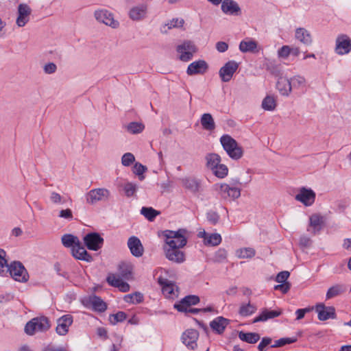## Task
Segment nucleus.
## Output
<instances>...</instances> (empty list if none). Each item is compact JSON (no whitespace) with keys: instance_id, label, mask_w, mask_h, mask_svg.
<instances>
[{"instance_id":"1","label":"nucleus","mask_w":351,"mask_h":351,"mask_svg":"<svg viewBox=\"0 0 351 351\" xmlns=\"http://www.w3.org/2000/svg\"><path fill=\"white\" fill-rule=\"evenodd\" d=\"M186 230L179 229L177 231L167 230L163 232L165 238L166 246L175 245V247L182 248L186 245L187 239L185 237Z\"/></svg>"},{"instance_id":"2","label":"nucleus","mask_w":351,"mask_h":351,"mask_svg":"<svg viewBox=\"0 0 351 351\" xmlns=\"http://www.w3.org/2000/svg\"><path fill=\"white\" fill-rule=\"evenodd\" d=\"M220 143L228 155L234 160H238L243 156L242 148L230 135L224 134L220 138Z\"/></svg>"},{"instance_id":"3","label":"nucleus","mask_w":351,"mask_h":351,"mask_svg":"<svg viewBox=\"0 0 351 351\" xmlns=\"http://www.w3.org/2000/svg\"><path fill=\"white\" fill-rule=\"evenodd\" d=\"M50 328L49 321L46 317H36L29 321L25 326V332L29 335L36 332H43Z\"/></svg>"},{"instance_id":"4","label":"nucleus","mask_w":351,"mask_h":351,"mask_svg":"<svg viewBox=\"0 0 351 351\" xmlns=\"http://www.w3.org/2000/svg\"><path fill=\"white\" fill-rule=\"evenodd\" d=\"M177 52L180 54L179 59L183 62L191 60L197 49L194 43L191 40H185L176 47Z\"/></svg>"},{"instance_id":"5","label":"nucleus","mask_w":351,"mask_h":351,"mask_svg":"<svg viewBox=\"0 0 351 351\" xmlns=\"http://www.w3.org/2000/svg\"><path fill=\"white\" fill-rule=\"evenodd\" d=\"M6 271H9L10 275L16 281L25 282L28 280V273L24 266L20 262H14L12 263L10 266H8Z\"/></svg>"},{"instance_id":"6","label":"nucleus","mask_w":351,"mask_h":351,"mask_svg":"<svg viewBox=\"0 0 351 351\" xmlns=\"http://www.w3.org/2000/svg\"><path fill=\"white\" fill-rule=\"evenodd\" d=\"M110 195L109 190L105 188H98L90 190L86 195V201L88 204H95L97 202L107 201Z\"/></svg>"},{"instance_id":"7","label":"nucleus","mask_w":351,"mask_h":351,"mask_svg":"<svg viewBox=\"0 0 351 351\" xmlns=\"http://www.w3.org/2000/svg\"><path fill=\"white\" fill-rule=\"evenodd\" d=\"M96 20L112 28H117L119 25L118 21L114 19V15L110 11L101 9L96 10L94 13Z\"/></svg>"},{"instance_id":"8","label":"nucleus","mask_w":351,"mask_h":351,"mask_svg":"<svg viewBox=\"0 0 351 351\" xmlns=\"http://www.w3.org/2000/svg\"><path fill=\"white\" fill-rule=\"evenodd\" d=\"M180 249L175 247V245H164L163 247L165 257L169 261L178 264L182 263L185 261V254Z\"/></svg>"},{"instance_id":"9","label":"nucleus","mask_w":351,"mask_h":351,"mask_svg":"<svg viewBox=\"0 0 351 351\" xmlns=\"http://www.w3.org/2000/svg\"><path fill=\"white\" fill-rule=\"evenodd\" d=\"M315 310L317 313L318 319L320 321L336 318L335 308L332 306H326L323 303H318L315 305Z\"/></svg>"},{"instance_id":"10","label":"nucleus","mask_w":351,"mask_h":351,"mask_svg":"<svg viewBox=\"0 0 351 351\" xmlns=\"http://www.w3.org/2000/svg\"><path fill=\"white\" fill-rule=\"evenodd\" d=\"M84 242L88 250L97 251L104 243V239L97 232H90L84 237Z\"/></svg>"},{"instance_id":"11","label":"nucleus","mask_w":351,"mask_h":351,"mask_svg":"<svg viewBox=\"0 0 351 351\" xmlns=\"http://www.w3.org/2000/svg\"><path fill=\"white\" fill-rule=\"evenodd\" d=\"M219 194L223 199L234 200L241 195V189L228 184H221L219 186Z\"/></svg>"},{"instance_id":"12","label":"nucleus","mask_w":351,"mask_h":351,"mask_svg":"<svg viewBox=\"0 0 351 351\" xmlns=\"http://www.w3.org/2000/svg\"><path fill=\"white\" fill-rule=\"evenodd\" d=\"M315 193L311 189L302 187L299 189L295 199L304 206H310L315 202Z\"/></svg>"},{"instance_id":"13","label":"nucleus","mask_w":351,"mask_h":351,"mask_svg":"<svg viewBox=\"0 0 351 351\" xmlns=\"http://www.w3.org/2000/svg\"><path fill=\"white\" fill-rule=\"evenodd\" d=\"M238 67V63L234 60L226 62L219 71L221 81L223 82H229L232 79L234 73L237 71Z\"/></svg>"},{"instance_id":"14","label":"nucleus","mask_w":351,"mask_h":351,"mask_svg":"<svg viewBox=\"0 0 351 351\" xmlns=\"http://www.w3.org/2000/svg\"><path fill=\"white\" fill-rule=\"evenodd\" d=\"M350 51L351 39L346 34L339 35L336 39L335 52L339 55H345Z\"/></svg>"},{"instance_id":"15","label":"nucleus","mask_w":351,"mask_h":351,"mask_svg":"<svg viewBox=\"0 0 351 351\" xmlns=\"http://www.w3.org/2000/svg\"><path fill=\"white\" fill-rule=\"evenodd\" d=\"M73 322V317L69 315H64L57 319V326L56 328V332L61 336L66 335L68 332L69 327Z\"/></svg>"},{"instance_id":"16","label":"nucleus","mask_w":351,"mask_h":351,"mask_svg":"<svg viewBox=\"0 0 351 351\" xmlns=\"http://www.w3.org/2000/svg\"><path fill=\"white\" fill-rule=\"evenodd\" d=\"M199 332L195 329H188L182 335V343L189 348L194 350L197 344Z\"/></svg>"},{"instance_id":"17","label":"nucleus","mask_w":351,"mask_h":351,"mask_svg":"<svg viewBox=\"0 0 351 351\" xmlns=\"http://www.w3.org/2000/svg\"><path fill=\"white\" fill-rule=\"evenodd\" d=\"M32 10L29 5L25 3H21L18 6V16L16 21V25L21 27H24L29 21V16Z\"/></svg>"},{"instance_id":"18","label":"nucleus","mask_w":351,"mask_h":351,"mask_svg":"<svg viewBox=\"0 0 351 351\" xmlns=\"http://www.w3.org/2000/svg\"><path fill=\"white\" fill-rule=\"evenodd\" d=\"M128 247L131 254L135 257H141L144 252V247L141 240L135 236L130 237L128 240Z\"/></svg>"},{"instance_id":"19","label":"nucleus","mask_w":351,"mask_h":351,"mask_svg":"<svg viewBox=\"0 0 351 351\" xmlns=\"http://www.w3.org/2000/svg\"><path fill=\"white\" fill-rule=\"evenodd\" d=\"M208 66L206 61L199 60L191 63L186 69L189 75L204 74L208 69Z\"/></svg>"},{"instance_id":"20","label":"nucleus","mask_w":351,"mask_h":351,"mask_svg":"<svg viewBox=\"0 0 351 351\" xmlns=\"http://www.w3.org/2000/svg\"><path fill=\"white\" fill-rule=\"evenodd\" d=\"M221 10L228 15L239 16L241 14V8L234 0L221 1Z\"/></svg>"},{"instance_id":"21","label":"nucleus","mask_w":351,"mask_h":351,"mask_svg":"<svg viewBox=\"0 0 351 351\" xmlns=\"http://www.w3.org/2000/svg\"><path fill=\"white\" fill-rule=\"evenodd\" d=\"M199 302V298L195 295H189L184 297L179 303L174 304V308L180 312L187 311V308L191 305H195Z\"/></svg>"},{"instance_id":"22","label":"nucleus","mask_w":351,"mask_h":351,"mask_svg":"<svg viewBox=\"0 0 351 351\" xmlns=\"http://www.w3.org/2000/svg\"><path fill=\"white\" fill-rule=\"evenodd\" d=\"M324 226L323 217L318 215L314 214L310 217L309 226L307 228L308 232H311L313 235L318 234L322 229Z\"/></svg>"},{"instance_id":"23","label":"nucleus","mask_w":351,"mask_h":351,"mask_svg":"<svg viewBox=\"0 0 351 351\" xmlns=\"http://www.w3.org/2000/svg\"><path fill=\"white\" fill-rule=\"evenodd\" d=\"M182 185L193 194L202 191L201 181L193 177L185 178L182 180Z\"/></svg>"},{"instance_id":"24","label":"nucleus","mask_w":351,"mask_h":351,"mask_svg":"<svg viewBox=\"0 0 351 351\" xmlns=\"http://www.w3.org/2000/svg\"><path fill=\"white\" fill-rule=\"evenodd\" d=\"M147 5L141 4L132 8L129 12V16L133 21H141L147 16Z\"/></svg>"},{"instance_id":"25","label":"nucleus","mask_w":351,"mask_h":351,"mask_svg":"<svg viewBox=\"0 0 351 351\" xmlns=\"http://www.w3.org/2000/svg\"><path fill=\"white\" fill-rule=\"evenodd\" d=\"M158 281L162 286V291L165 297L173 298L174 296L177 295L176 292H178V290L176 289L175 291V285L169 282L167 279L162 277L158 278Z\"/></svg>"},{"instance_id":"26","label":"nucleus","mask_w":351,"mask_h":351,"mask_svg":"<svg viewBox=\"0 0 351 351\" xmlns=\"http://www.w3.org/2000/svg\"><path fill=\"white\" fill-rule=\"evenodd\" d=\"M230 324V320L223 317H217L210 323V326L213 331L217 334H222L227 326Z\"/></svg>"},{"instance_id":"27","label":"nucleus","mask_w":351,"mask_h":351,"mask_svg":"<svg viewBox=\"0 0 351 351\" xmlns=\"http://www.w3.org/2000/svg\"><path fill=\"white\" fill-rule=\"evenodd\" d=\"M71 252L72 255L76 259L84 261L86 262H91L93 261L92 256L87 252L84 247L82 245L81 243L80 245L74 246V247L71 249Z\"/></svg>"},{"instance_id":"28","label":"nucleus","mask_w":351,"mask_h":351,"mask_svg":"<svg viewBox=\"0 0 351 351\" xmlns=\"http://www.w3.org/2000/svg\"><path fill=\"white\" fill-rule=\"evenodd\" d=\"M282 314V310H268L265 308L261 313L255 317L253 320V323H256L258 322H265L269 319H272L274 317H277Z\"/></svg>"},{"instance_id":"29","label":"nucleus","mask_w":351,"mask_h":351,"mask_svg":"<svg viewBox=\"0 0 351 351\" xmlns=\"http://www.w3.org/2000/svg\"><path fill=\"white\" fill-rule=\"evenodd\" d=\"M295 38L305 45H310L312 43L311 34L304 28L300 27L295 30Z\"/></svg>"},{"instance_id":"30","label":"nucleus","mask_w":351,"mask_h":351,"mask_svg":"<svg viewBox=\"0 0 351 351\" xmlns=\"http://www.w3.org/2000/svg\"><path fill=\"white\" fill-rule=\"evenodd\" d=\"M289 79L280 77L276 83V88L283 96H289L291 92Z\"/></svg>"},{"instance_id":"31","label":"nucleus","mask_w":351,"mask_h":351,"mask_svg":"<svg viewBox=\"0 0 351 351\" xmlns=\"http://www.w3.org/2000/svg\"><path fill=\"white\" fill-rule=\"evenodd\" d=\"M88 302L95 311L104 312L107 308L106 302L100 297L95 295L90 296Z\"/></svg>"},{"instance_id":"32","label":"nucleus","mask_w":351,"mask_h":351,"mask_svg":"<svg viewBox=\"0 0 351 351\" xmlns=\"http://www.w3.org/2000/svg\"><path fill=\"white\" fill-rule=\"evenodd\" d=\"M346 290V287L342 284H336L330 287L326 294V300H330L335 297L339 296L343 293Z\"/></svg>"},{"instance_id":"33","label":"nucleus","mask_w":351,"mask_h":351,"mask_svg":"<svg viewBox=\"0 0 351 351\" xmlns=\"http://www.w3.org/2000/svg\"><path fill=\"white\" fill-rule=\"evenodd\" d=\"M200 122L202 128L206 130L212 131L215 128L214 119L210 113L203 114L202 115Z\"/></svg>"},{"instance_id":"34","label":"nucleus","mask_w":351,"mask_h":351,"mask_svg":"<svg viewBox=\"0 0 351 351\" xmlns=\"http://www.w3.org/2000/svg\"><path fill=\"white\" fill-rule=\"evenodd\" d=\"M62 245L66 247L73 248L81 243L77 237L71 234H65L61 238Z\"/></svg>"},{"instance_id":"35","label":"nucleus","mask_w":351,"mask_h":351,"mask_svg":"<svg viewBox=\"0 0 351 351\" xmlns=\"http://www.w3.org/2000/svg\"><path fill=\"white\" fill-rule=\"evenodd\" d=\"M291 83V90L292 89H302L306 86V80L304 77L302 75H294L289 79Z\"/></svg>"},{"instance_id":"36","label":"nucleus","mask_w":351,"mask_h":351,"mask_svg":"<svg viewBox=\"0 0 351 351\" xmlns=\"http://www.w3.org/2000/svg\"><path fill=\"white\" fill-rule=\"evenodd\" d=\"M119 271L121 276L126 279L132 278L133 265L130 263H122L119 266Z\"/></svg>"},{"instance_id":"37","label":"nucleus","mask_w":351,"mask_h":351,"mask_svg":"<svg viewBox=\"0 0 351 351\" xmlns=\"http://www.w3.org/2000/svg\"><path fill=\"white\" fill-rule=\"evenodd\" d=\"M239 339L248 343H255L260 339L259 334L256 332H244L243 331L239 333Z\"/></svg>"},{"instance_id":"38","label":"nucleus","mask_w":351,"mask_h":351,"mask_svg":"<svg viewBox=\"0 0 351 351\" xmlns=\"http://www.w3.org/2000/svg\"><path fill=\"white\" fill-rule=\"evenodd\" d=\"M206 166L211 170L214 169L221 162V157L217 154L211 153L206 156Z\"/></svg>"},{"instance_id":"39","label":"nucleus","mask_w":351,"mask_h":351,"mask_svg":"<svg viewBox=\"0 0 351 351\" xmlns=\"http://www.w3.org/2000/svg\"><path fill=\"white\" fill-rule=\"evenodd\" d=\"M257 48V43L252 40H242L239 44V49L243 53L253 52Z\"/></svg>"},{"instance_id":"40","label":"nucleus","mask_w":351,"mask_h":351,"mask_svg":"<svg viewBox=\"0 0 351 351\" xmlns=\"http://www.w3.org/2000/svg\"><path fill=\"white\" fill-rule=\"evenodd\" d=\"M256 251L252 247L240 248L237 250L236 255L239 258H250L255 256Z\"/></svg>"},{"instance_id":"41","label":"nucleus","mask_w":351,"mask_h":351,"mask_svg":"<svg viewBox=\"0 0 351 351\" xmlns=\"http://www.w3.org/2000/svg\"><path fill=\"white\" fill-rule=\"evenodd\" d=\"M256 311V307L251 303L242 304L240 306L239 313L241 316L246 317L254 313Z\"/></svg>"},{"instance_id":"42","label":"nucleus","mask_w":351,"mask_h":351,"mask_svg":"<svg viewBox=\"0 0 351 351\" xmlns=\"http://www.w3.org/2000/svg\"><path fill=\"white\" fill-rule=\"evenodd\" d=\"M141 214L149 221H152L157 215H160V212L152 207H143L141 210Z\"/></svg>"},{"instance_id":"43","label":"nucleus","mask_w":351,"mask_h":351,"mask_svg":"<svg viewBox=\"0 0 351 351\" xmlns=\"http://www.w3.org/2000/svg\"><path fill=\"white\" fill-rule=\"evenodd\" d=\"M276 106V99L273 96H266L262 102V108L265 110H273Z\"/></svg>"},{"instance_id":"44","label":"nucleus","mask_w":351,"mask_h":351,"mask_svg":"<svg viewBox=\"0 0 351 351\" xmlns=\"http://www.w3.org/2000/svg\"><path fill=\"white\" fill-rule=\"evenodd\" d=\"M144 128V125L138 122H131L126 126L128 132L133 134L141 133Z\"/></svg>"},{"instance_id":"45","label":"nucleus","mask_w":351,"mask_h":351,"mask_svg":"<svg viewBox=\"0 0 351 351\" xmlns=\"http://www.w3.org/2000/svg\"><path fill=\"white\" fill-rule=\"evenodd\" d=\"M138 185L134 182H128L123 186V190L126 197H130L135 195L138 190Z\"/></svg>"},{"instance_id":"46","label":"nucleus","mask_w":351,"mask_h":351,"mask_svg":"<svg viewBox=\"0 0 351 351\" xmlns=\"http://www.w3.org/2000/svg\"><path fill=\"white\" fill-rule=\"evenodd\" d=\"M184 21L182 19H173L170 21L169 23L165 24L163 27L164 29H162V32L167 33V29H170L174 27H182Z\"/></svg>"},{"instance_id":"47","label":"nucleus","mask_w":351,"mask_h":351,"mask_svg":"<svg viewBox=\"0 0 351 351\" xmlns=\"http://www.w3.org/2000/svg\"><path fill=\"white\" fill-rule=\"evenodd\" d=\"M143 295L138 292H136L132 294H128L124 297L125 302L128 303L139 304L143 301Z\"/></svg>"},{"instance_id":"48","label":"nucleus","mask_w":351,"mask_h":351,"mask_svg":"<svg viewBox=\"0 0 351 351\" xmlns=\"http://www.w3.org/2000/svg\"><path fill=\"white\" fill-rule=\"evenodd\" d=\"M127 318V315L123 311H119L115 314L110 315L109 321L112 325H116L119 322H123Z\"/></svg>"},{"instance_id":"49","label":"nucleus","mask_w":351,"mask_h":351,"mask_svg":"<svg viewBox=\"0 0 351 351\" xmlns=\"http://www.w3.org/2000/svg\"><path fill=\"white\" fill-rule=\"evenodd\" d=\"M221 242V237L219 234L213 233L208 234L206 241L205 242V245L216 246L220 244Z\"/></svg>"},{"instance_id":"50","label":"nucleus","mask_w":351,"mask_h":351,"mask_svg":"<svg viewBox=\"0 0 351 351\" xmlns=\"http://www.w3.org/2000/svg\"><path fill=\"white\" fill-rule=\"evenodd\" d=\"M147 170V168L141 164L140 162H136L133 167V173L138 176V179L140 180H143L145 179V176L143 173Z\"/></svg>"},{"instance_id":"51","label":"nucleus","mask_w":351,"mask_h":351,"mask_svg":"<svg viewBox=\"0 0 351 351\" xmlns=\"http://www.w3.org/2000/svg\"><path fill=\"white\" fill-rule=\"evenodd\" d=\"M212 171L217 177L223 178L228 175V169L226 165L219 163L214 170Z\"/></svg>"},{"instance_id":"52","label":"nucleus","mask_w":351,"mask_h":351,"mask_svg":"<svg viewBox=\"0 0 351 351\" xmlns=\"http://www.w3.org/2000/svg\"><path fill=\"white\" fill-rule=\"evenodd\" d=\"M297 339L295 337H285L281 338L276 340L274 345L271 346L272 348H278L284 346L287 344H290L295 342Z\"/></svg>"},{"instance_id":"53","label":"nucleus","mask_w":351,"mask_h":351,"mask_svg":"<svg viewBox=\"0 0 351 351\" xmlns=\"http://www.w3.org/2000/svg\"><path fill=\"white\" fill-rule=\"evenodd\" d=\"M135 161V157L133 154L128 152L121 157V164L125 167L130 166Z\"/></svg>"},{"instance_id":"54","label":"nucleus","mask_w":351,"mask_h":351,"mask_svg":"<svg viewBox=\"0 0 351 351\" xmlns=\"http://www.w3.org/2000/svg\"><path fill=\"white\" fill-rule=\"evenodd\" d=\"M5 252L0 249V275L3 276L4 272L7 271L8 265L5 258Z\"/></svg>"},{"instance_id":"55","label":"nucleus","mask_w":351,"mask_h":351,"mask_svg":"<svg viewBox=\"0 0 351 351\" xmlns=\"http://www.w3.org/2000/svg\"><path fill=\"white\" fill-rule=\"evenodd\" d=\"M106 280L110 285L114 287H117V288H118L120 282H121L123 281L120 278L117 277L114 274H110L107 277Z\"/></svg>"},{"instance_id":"56","label":"nucleus","mask_w":351,"mask_h":351,"mask_svg":"<svg viewBox=\"0 0 351 351\" xmlns=\"http://www.w3.org/2000/svg\"><path fill=\"white\" fill-rule=\"evenodd\" d=\"M312 243L313 241L311 238L306 235H302L300 238L299 245L302 248L310 247L312 245Z\"/></svg>"},{"instance_id":"57","label":"nucleus","mask_w":351,"mask_h":351,"mask_svg":"<svg viewBox=\"0 0 351 351\" xmlns=\"http://www.w3.org/2000/svg\"><path fill=\"white\" fill-rule=\"evenodd\" d=\"M290 54V47L288 45H284L278 50V56L279 58L286 59Z\"/></svg>"},{"instance_id":"58","label":"nucleus","mask_w":351,"mask_h":351,"mask_svg":"<svg viewBox=\"0 0 351 351\" xmlns=\"http://www.w3.org/2000/svg\"><path fill=\"white\" fill-rule=\"evenodd\" d=\"M58 217L69 221L72 220L73 218V213L69 208L61 210L59 213Z\"/></svg>"},{"instance_id":"59","label":"nucleus","mask_w":351,"mask_h":351,"mask_svg":"<svg viewBox=\"0 0 351 351\" xmlns=\"http://www.w3.org/2000/svg\"><path fill=\"white\" fill-rule=\"evenodd\" d=\"M289 272L287 271H280V273L278 274V275L276 276V280L278 282H280V283H285V282H287V280L288 279V278L289 277Z\"/></svg>"},{"instance_id":"60","label":"nucleus","mask_w":351,"mask_h":351,"mask_svg":"<svg viewBox=\"0 0 351 351\" xmlns=\"http://www.w3.org/2000/svg\"><path fill=\"white\" fill-rule=\"evenodd\" d=\"M227 257V252L224 249H219L215 255V260L217 262L224 261Z\"/></svg>"},{"instance_id":"61","label":"nucleus","mask_w":351,"mask_h":351,"mask_svg":"<svg viewBox=\"0 0 351 351\" xmlns=\"http://www.w3.org/2000/svg\"><path fill=\"white\" fill-rule=\"evenodd\" d=\"M50 199L51 202L55 204H62L64 202V201L62 200V197L56 192L51 193Z\"/></svg>"},{"instance_id":"62","label":"nucleus","mask_w":351,"mask_h":351,"mask_svg":"<svg viewBox=\"0 0 351 351\" xmlns=\"http://www.w3.org/2000/svg\"><path fill=\"white\" fill-rule=\"evenodd\" d=\"M44 71L47 74L54 73L57 70L56 65L53 62H49L44 66Z\"/></svg>"},{"instance_id":"63","label":"nucleus","mask_w":351,"mask_h":351,"mask_svg":"<svg viewBox=\"0 0 351 351\" xmlns=\"http://www.w3.org/2000/svg\"><path fill=\"white\" fill-rule=\"evenodd\" d=\"M271 342V339L270 337H263L258 346V350L259 351H264L265 347L269 345Z\"/></svg>"},{"instance_id":"64","label":"nucleus","mask_w":351,"mask_h":351,"mask_svg":"<svg viewBox=\"0 0 351 351\" xmlns=\"http://www.w3.org/2000/svg\"><path fill=\"white\" fill-rule=\"evenodd\" d=\"M219 219V215L215 212H209L207 213V219L211 224H216Z\"/></svg>"}]
</instances>
